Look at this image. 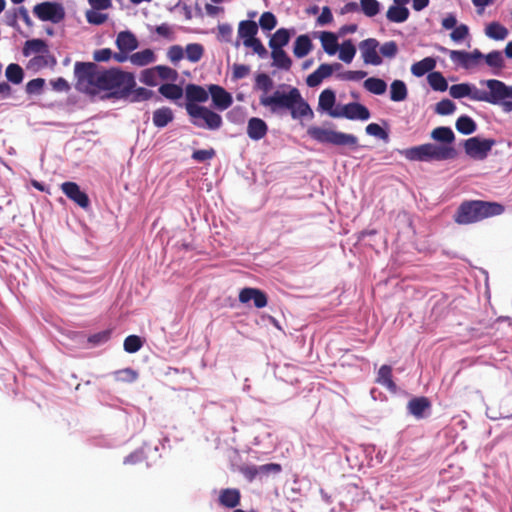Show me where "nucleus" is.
I'll return each mask as SVG.
<instances>
[{
	"label": "nucleus",
	"instance_id": "obj_29",
	"mask_svg": "<svg viewBox=\"0 0 512 512\" xmlns=\"http://www.w3.org/2000/svg\"><path fill=\"white\" fill-rule=\"evenodd\" d=\"M220 503L228 508H235L240 502V492L237 489H224L219 496Z\"/></svg>",
	"mask_w": 512,
	"mask_h": 512
},
{
	"label": "nucleus",
	"instance_id": "obj_10",
	"mask_svg": "<svg viewBox=\"0 0 512 512\" xmlns=\"http://www.w3.org/2000/svg\"><path fill=\"white\" fill-rule=\"evenodd\" d=\"M34 14L42 21L59 23L65 16L63 7L56 2H43L33 8Z\"/></svg>",
	"mask_w": 512,
	"mask_h": 512
},
{
	"label": "nucleus",
	"instance_id": "obj_19",
	"mask_svg": "<svg viewBox=\"0 0 512 512\" xmlns=\"http://www.w3.org/2000/svg\"><path fill=\"white\" fill-rule=\"evenodd\" d=\"M430 407V401L426 397L413 398L407 404L409 413L417 419L426 417Z\"/></svg>",
	"mask_w": 512,
	"mask_h": 512
},
{
	"label": "nucleus",
	"instance_id": "obj_60",
	"mask_svg": "<svg viewBox=\"0 0 512 512\" xmlns=\"http://www.w3.org/2000/svg\"><path fill=\"white\" fill-rule=\"evenodd\" d=\"M367 75V72L359 70V71H345L342 73H339L337 75V78L344 81H359L365 78Z\"/></svg>",
	"mask_w": 512,
	"mask_h": 512
},
{
	"label": "nucleus",
	"instance_id": "obj_59",
	"mask_svg": "<svg viewBox=\"0 0 512 512\" xmlns=\"http://www.w3.org/2000/svg\"><path fill=\"white\" fill-rule=\"evenodd\" d=\"M365 130H366V133L368 135L377 137V138L382 139V140H387L388 139L387 132L380 125H378L376 123L368 124L366 126Z\"/></svg>",
	"mask_w": 512,
	"mask_h": 512
},
{
	"label": "nucleus",
	"instance_id": "obj_20",
	"mask_svg": "<svg viewBox=\"0 0 512 512\" xmlns=\"http://www.w3.org/2000/svg\"><path fill=\"white\" fill-rule=\"evenodd\" d=\"M115 44L120 51L132 52L138 47V40L130 31H122L117 35Z\"/></svg>",
	"mask_w": 512,
	"mask_h": 512
},
{
	"label": "nucleus",
	"instance_id": "obj_11",
	"mask_svg": "<svg viewBox=\"0 0 512 512\" xmlns=\"http://www.w3.org/2000/svg\"><path fill=\"white\" fill-rule=\"evenodd\" d=\"M333 118L366 121L370 118V112L363 104L351 102L345 105H339L338 112L333 113Z\"/></svg>",
	"mask_w": 512,
	"mask_h": 512
},
{
	"label": "nucleus",
	"instance_id": "obj_53",
	"mask_svg": "<svg viewBox=\"0 0 512 512\" xmlns=\"http://www.w3.org/2000/svg\"><path fill=\"white\" fill-rule=\"evenodd\" d=\"M156 72L158 74L159 81L167 80V81H175L178 77V73L176 70L163 65L155 66Z\"/></svg>",
	"mask_w": 512,
	"mask_h": 512
},
{
	"label": "nucleus",
	"instance_id": "obj_24",
	"mask_svg": "<svg viewBox=\"0 0 512 512\" xmlns=\"http://www.w3.org/2000/svg\"><path fill=\"white\" fill-rule=\"evenodd\" d=\"M129 61L135 66L143 67L155 62L156 56L153 50L144 49L131 54L129 57Z\"/></svg>",
	"mask_w": 512,
	"mask_h": 512
},
{
	"label": "nucleus",
	"instance_id": "obj_44",
	"mask_svg": "<svg viewBox=\"0 0 512 512\" xmlns=\"http://www.w3.org/2000/svg\"><path fill=\"white\" fill-rule=\"evenodd\" d=\"M159 92L161 95L171 100H177L181 98L183 95L182 88L172 83L161 85L159 88Z\"/></svg>",
	"mask_w": 512,
	"mask_h": 512
},
{
	"label": "nucleus",
	"instance_id": "obj_49",
	"mask_svg": "<svg viewBox=\"0 0 512 512\" xmlns=\"http://www.w3.org/2000/svg\"><path fill=\"white\" fill-rule=\"evenodd\" d=\"M255 86L257 89L261 90L263 94H268L273 88V80L267 74L260 73L256 76Z\"/></svg>",
	"mask_w": 512,
	"mask_h": 512
},
{
	"label": "nucleus",
	"instance_id": "obj_56",
	"mask_svg": "<svg viewBox=\"0 0 512 512\" xmlns=\"http://www.w3.org/2000/svg\"><path fill=\"white\" fill-rule=\"evenodd\" d=\"M276 24V17L271 12H264L259 19V25L263 30L270 31L275 28Z\"/></svg>",
	"mask_w": 512,
	"mask_h": 512
},
{
	"label": "nucleus",
	"instance_id": "obj_14",
	"mask_svg": "<svg viewBox=\"0 0 512 512\" xmlns=\"http://www.w3.org/2000/svg\"><path fill=\"white\" fill-rule=\"evenodd\" d=\"M341 68L342 65L337 62L332 64H321L313 73L307 77L306 83L309 87H317L325 78L330 77L334 71H338Z\"/></svg>",
	"mask_w": 512,
	"mask_h": 512
},
{
	"label": "nucleus",
	"instance_id": "obj_7",
	"mask_svg": "<svg viewBox=\"0 0 512 512\" xmlns=\"http://www.w3.org/2000/svg\"><path fill=\"white\" fill-rule=\"evenodd\" d=\"M185 108L191 117V122L199 128L217 130L222 125L221 116L207 107L200 106L197 103H186Z\"/></svg>",
	"mask_w": 512,
	"mask_h": 512
},
{
	"label": "nucleus",
	"instance_id": "obj_16",
	"mask_svg": "<svg viewBox=\"0 0 512 512\" xmlns=\"http://www.w3.org/2000/svg\"><path fill=\"white\" fill-rule=\"evenodd\" d=\"M254 302L256 308H263L267 305V297L264 292L257 288H244L239 293L241 303Z\"/></svg>",
	"mask_w": 512,
	"mask_h": 512
},
{
	"label": "nucleus",
	"instance_id": "obj_54",
	"mask_svg": "<svg viewBox=\"0 0 512 512\" xmlns=\"http://www.w3.org/2000/svg\"><path fill=\"white\" fill-rule=\"evenodd\" d=\"M456 110V105L449 99H443L436 104L435 112L439 115H450Z\"/></svg>",
	"mask_w": 512,
	"mask_h": 512
},
{
	"label": "nucleus",
	"instance_id": "obj_26",
	"mask_svg": "<svg viewBox=\"0 0 512 512\" xmlns=\"http://www.w3.org/2000/svg\"><path fill=\"white\" fill-rule=\"evenodd\" d=\"M436 67V60L432 57H426L411 66V73L416 77H422L426 73L433 72Z\"/></svg>",
	"mask_w": 512,
	"mask_h": 512
},
{
	"label": "nucleus",
	"instance_id": "obj_8",
	"mask_svg": "<svg viewBox=\"0 0 512 512\" xmlns=\"http://www.w3.org/2000/svg\"><path fill=\"white\" fill-rule=\"evenodd\" d=\"M439 50L443 53H448L454 64L466 70L477 67L484 57V54L478 49L472 52H466L463 50H449L445 47H439Z\"/></svg>",
	"mask_w": 512,
	"mask_h": 512
},
{
	"label": "nucleus",
	"instance_id": "obj_3",
	"mask_svg": "<svg viewBox=\"0 0 512 512\" xmlns=\"http://www.w3.org/2000/svg\"><path fill=\"white\" fill-rule=\"evenodd\" d=\"M480 84L485 86L486 90H481L472 83H460L450 86L449 94L454 99L467 97L472 101L486 102L493 105L498 79L481 80Z\"/></svg>",
	"mask_w": 512,
	"mask_h": 512
},
{
	"label": "nucleus",
	"instance_id": "obj_27",
	"mask_svg": "<svg viewBox=\"0 0 512 512\" xmlns=\"http://www.w3.org/2000/svg\"><path fill=\"white\" fill-rule=\"evenodd\" d=\"M409 15L410 12L406 7L394 4L391 5L386 12V18L392 23H403L408 19Z\"/></svg>",
	"mask_w": 512,
	"mask_h": 512
},
{
	"label": "nucleus",
	"instance_id": "obj_4",
	"mask_svg": "<svg viewBox=\"0 0 512 512\" xmlns=\"http://www.w3.org/2000/svg\"><path fill=\"white\" fill-rule=\"evenodd\" d=\"M455 153V149L452 146L436 145L432 143L408 148L401 152V154L410 161H442L452 159Z\"/></svg>",
	"mask_w": 512,
	"mask_h": 512
},
{
	"label": "nucleus",
	"instance_id": "obj_18",
	"mask_svg": "<svg viewBox=\"0 0 512 512\" xmlns=\"http://www.w3.org/2000/svg\"><path fill=\"white\" fill-rule=\"evenodd\" d=\"M209 92L212 97L214 105L220 109L225 110L232 104L231 95L218 85H210Z\"/></svg>",
	"mask_w": 512,
	"mask_h": 512
},
{
	"label": "nucleus",
	"instance_id": "obj_25",
	"mask_svg": "<svg viewBox=\"0 0 512 512\" xmlns=\"http://www.w3.org/2000/svg\"><path fill=\"white\" fill-rule=\"evenodd\" d=\"M185 94L187 103L206 102L208 100V92L201 86L189 84L186 86Z\"/></svg>",
	"mask_w": 512,
	"mask_h": 512
},
{
	"label": "nucleus",
	"instance_id": "obj_46",
	"mask_svg": "<svg viewBox=\"0 0 512 512\" xmlns=\"http://www.w3.org/2000/svg\"><path fill=\"white\" fill-rule=\"evenodd\" d=\"M186 58L193 63L200 61L203 56L204 48L201 44L191 43L188 44L185 48Z\"/></svg>",
	"mask_w": 512,
	"mask_h": 512
},
{
	"label": "nucleus",
	"instance_id": "obj_62",
	"mask_svg": "<svg viewBox=\"0 0 512 512\" xmlns=\"http://www.w3.org/2000/svg\"><path fill=\"white\" fill-rule=\"evenodd\" d=\"M239 471L249 482L259 479L258 466L256 465H243L239 468Z\"/></svg>",
	"mask_w": 512,
	"mask_h": 512
},
{
	"label": "nucleus",
	"instance_id": "obj_30",
	"mask_svg": "<svg viewBox=\"0 0 512 512\" xmlns=\"http://www.w3.org/2000/svg\"><path fill=\"white\" fill-rule=\"evenodd\" d=\"M408 96V89L404 81L394 80L390 85V99L393 102H402Z\"/></svg>",
	"mask_w": 512,
	"mask_h": 512
},
{
	"label": "nucleus",
	"instance_id": "obj_13",
	"mask_svg": "<svg viewBox=\"0 0 512 512\" xmlns=\"http://www.w3.org/2000/svg\"><path fill=\"white\" fill-rule=\"evenodd\" d=\"M493 105L499 106L504 113L512 112V85L498 80Z\"/></svg>",
	"mask_w": 512,
	"mask_h": 512
},
{
	"label": "nucleus",
	"instance_id": "obj_61",
	"mask_svg": "<svg viewBox=\"0 0 512 512\" xmlns=\"http://www.w3.org/2000/svg\"><path fill=\"white\" fill-rule=\"evenodd\" d=\"M380 53L386 58H394L398 53V46L395 41H388L381 45Z\"/></svg>",
	"mask_w": 512,
	"mask_h": 512
},
{
	"label": "nucleus",
	"instance_id": "obj_6",
	"mask_svg": "<svg viewBox=\"0 0 512 512\" xmlns=\"http://www.w3.org/2000/svg\"><path fill=\"white\" fill-rule=\"evenodd\" d=\"M281 88H288V92L276 90L273 94H262L259 98L260 104L269 108L271 112H278L282 109L289 110L300 99V92L295 87L281 85Z\"/></svg>",
	"mask_w": 512,
	"mask_h": 512
},
{
	"label": "nucleus",
	"instance_id": "obj_36",
	"mask_svg": "<svg viewBox=\"0 0 512 512\" xmlns=\"http://www.w3.org/2000/svg\"><path fill=\"white\" fill-rule=\"evenodd\" d=\"M364 88L372 94L382 95L387 90V84L383 79L370 77L363 83Z\"/></svg>",
	"mask_w": 512,
	"mask_h": 512
},
{
	"label": "nucleus",
	"instance_id": "obj_57",
	"mask_svg": "<svg viewBox=\"0 0 512 512\" xmlns=\"http://www.w3.org/2000/svg\"><path fill=\"white\" fill-rule=\"evenodd\" d=\"M244 45L246 47L252 48L254 53H256L260 58H265L267 56L266 48L257 38L245 40Z\"/></svg>",
	"mask_w": 512,
	"mask_h": 512
},
{
	"label": "nucleus",
	"instance_id": "obj_1",
	"mask_svg": "<svg viewBox=\"0 0 512 512\" xmlns=\"http://www.w3.org/2000/svg\"><path fill=\"white\" fill-rule=\"evenodd\" d=\"M74 73L77 88L88 93H94L99 89L110 91L116 98H126L136 85L132 73L117 68L99 70L97 65L91 62H76Z\"/></svg>",
	"mask_w": 512,
	"mask_h": 512
},
{
	"label": "nucleus",
	"instance_id": "obj_63",
	"mask_svg": "<svg viewBox=\"0 0 512 512\" xmlns=\"http://www.w3.org/2000/svg\"><path fill=\"white\" fill-rule=\"evenodd\" d=\"M233 34V29L230 24L223 23L218 25L217 38L220 41L230 42Z\"/></svg>",
	"mask_w": 512,
	"mask_h": 512
},
{
	"label": "nucleus",
	"instance_id": "obj_41",
	"mask_svg": "<svg viewBox=\"0 0 512 512\" xmlns=\"http://www.w3.org/2000/svg\"><path fill=\"white\" fill-rule=\"evenodd\" d=\"M455 126L457 131L464 135L474 133L477 128L475 121L471 117L466 115L460 116L457 119Z\"/></svg>",
	"mask_w": 512,
	"mask_h": 512
},
{
	"label": "nucleus",
	"instance_id": "obj_32",
	"mask_svg": "<svg viewBox=\"0 0 512 512\" xmlns=\"http://www.w3.org/2000/svg\"><path fill=\"white\" fill-rule=\"evenodd\" d=\"M271 57L273 59V66L283 70L291 68L292 60L282 48L272 49Z\"/></svg>",
	"mask_w": 512,
	"mask_h": 512
},
{
	"label": "nucleus",
	"instance_id": "obj_47",
	"mask_svg": "<svg viewBox=\"0 0 512 512\" xmlns=\"http://www.w3.org/2000/svg\"><path fill=\"white\" fill-rule=\"evenodd\" d=\"M6 77L10 82L19 84L23 80V70L18 64H9L6 68Z\"/></svg>",
	"mask_w": 512,
	"mask_h": 512
},
{
	"label": "nucleus",
	"instance_id": "obj_12",
	"mask_svg": "<svg viewBox=\"0 0 512 512\" xmlns=\"http://www.w3.org/2000/svg\"><path fill=\"white\" fill-rule=\"evenodd\" d=\"M379 42L375 38H368L360 42L359 49L363 62L367 65L379 66L382 58L378 54Z\"/></svg>",
	"mask_w": 512,
	"mask_h": 512
},
{
	"label": "nucleus",
	"instance_id": "obj_50",
	"mask_svg": "<svg viewBox=\"0 0 512 512\" xmlns=\"http://www.w3.org/2000/svg\"><path fill=\"white\" fill-rule=\"evenodd\" d=\"M114 378L116 381L131 383L138 378V373L131 368H125L115 371Z\"/></svg>",
	"mask_w": 512,
	"mask_h": 512
},
{
	"label": "nucleus",
	"instance_id": "obj_39",
	"mask_svg": "<svg viewBox=\"0 0 512 512\" xmlns=\"http://www.w3.org/2000/svg\"><path fill=\"white\" fill-rule=\"evenodd\" d=\"M291 111V115L294 119L300 118V117H312L313 111L310 108L309 104L303 100L302 96L300 95L299 101H296L294 103V106L289 109Z\"/></svg>",
	"mask_w": 512,
	"mask_h": 512
},
{
	"label": "nucleus",
	"instance_id": "obj_34",
	"mask_svg": "<svg viewBox=\"0 0 512 512\" xmlns=\"http://www.w3.org/2000/svg\"><path fill=\"white\" fill-rule=\"evenodd\" d=\"M290 37L291 33L289 30L285 28H280L273 34V36L269 40V46L271 49L283 48L289 43Z\"/></svg>",
	"mask_w": 512,
	"mask_h": 512
},
{
	"label": "nucleus",
	"instance_id": "obj_23",
	"mask_svg": "<svg viewBox=\"0 0 512 512\" xmlns=\"http://www.w3.org/2000/svg\"><path fill=\"white\" fill-rule=\"evenodd\" d=\"M318 38L321 42L323 50L330 56L335 55L338 51V39L337 36L328 31H322L318 33Z\"/></svg>",
	"mask_w": 512,
	"mask_h": 512
},
{
	"label": "nucleus",
	"instance_id": "obj_38",
	"mask_svg": "<svg viewBox=\"0 0 512 512\" xmlns=\"http://www.w3.org/2000/svg\"><path fill=\"white\" fill-rule=\"evenodd\" d=\"M339 59L344 63H351L356 55V47L351 40H345L339 47Z\"/></svg>",
	"mask_w": 512,
	"mask_h": 512
},
{
	"label": "nucleus",
	"instance_id": "obj_35",
	"mask_svg": "<svg viewBox=\"0 0 512 512\" xmlns=\"http://www.w3.org/2000/svg\"><path fill=\"white\" fill-rule=\"evenodd\" d=\"M258 32V26L254 21L244 20L239 23L238 36L243 42L248 39H254Z\"/></svg>",
	"mask_w": 512,
	"mask_h": 512
},
{
	"label": "nucleus",
	"instance_id": "obj_5",
	"mask_svg": "<svg viewBox=\"0 0 512 512\" xmlns=\"http://www.w3.org/2000/svg\"><path fill=\"white\" fill-rule=\"evenodd\" d=\"M307 133L319 143L345 147L350 150H357L359 148L358 138L353 134L317 126L310 127Z\"/></svg>",
	"mask_w": 512,
	"mask_h": 512
},
{
	"label": "nucleus",
	"instance_id": "obj_52",
	"mask_svg": "<svg viewBox=\"0 0 512 512\" xmlns=\"http://www.w3.org/2000/svg\"><path fill=\"white\" fill-rule=\"evenodd\" d=\"M281 465L277 463H268L258 466L259 480H263L271 474H278L281 472Z\"/></svg>",
	"mask_w": 512,
	"mask_h": 512
},
{
	"label": "nucleus",
	"instance_id": "obj_64",
	"mask_svg": "<svg viewBox=\"0 0 512 512\" xmlns=\"http://www.w3.org/2000/svg\"><path fill=\"white\" fill-rule=\"evenodd\" d=\"M184 53L185 52L181 46L174 45L168 49L167 56L171 62L176 63L184 57Z\"/></svg>",
	"mask_w": 512,
	"mask_h": 512
},
{
	"label": "nucleus",
	"instance_id": "obj_28",
	"mask_svg": "<svg viewBox=\"0 0 512 512\" xmlns=\"http://www.w3.org/2000/svg\"><path fill=\"white\" fill-rule=\"evenodd\" d=\"M312 50V42L307 35H300L294 42L293 53L297 58H303Z\"/></svg>",
	"mask_w": 512,
	"mask_h": 512
},
{
	"label": "nucleus",
	"instance_id": "obj_58",
	"mask_svg": "<svg viewBox=\"0 0 512 512\" xmlns=\"http://www.w3.org/2000/svg\"><path fill=\"white\" fill-rule=\"evenodd\" d=\"M469 35V28L465 24H460L454 28L450 34V38L455 43L463 41Z\"/></svg>",
	"mask_w": 512,
	"mask_h": 512
},
{
	"label": "nucleus",
	"instance_id": "obj_51",
	"mask_svg": "<svg viewBox=\"0 0 512 512\" xmlns=\"http://www.w3.org/2000/svg\"><path fill=\"white\" fill-rule=\"evenodd\" d=\"M143 342L137 335H130L124 340V350L127 353H136L141 349Z\"/></svg>",
	"mask_w": 512,
	"mask_h": 512
},
{
	"label": "nucleus",
	"instance_id": "obj_48",
	"mask_svg": "<svg viewBox=\"0 0 512 512\" xmlns=\"http://www.w3.org/2000/svg\"><path fill=\"white\" fill-rule=\"evenodd\" d=\"M140 81L148 86H157L159 84L156 68H148L141 71Z\"/></svg>",
	"mask_w": 512,
	"mask_h": 512
},
{
	"label": "nucleus",
	"instance_id": "obj_45",
	"mask_svg": "<svg viewBox=\"0 0 512 512\" xmlns=\"http://www.w3.org/2000/svg\"><path fill=\"white\" fill-rule=\"evenodd\" d=\"M381 9V4L378 0H360V10L367 17L376 16Z\"/></svg>",
	"mask_w": 512,
	"mask_h": 512
},
{
	"label": "nucleus",
	"instance_id": "obj_2",
	"mask_svg": "<svg viewBox=\"0 0 512 512\" xmlns=\"http://www.w3.org/2000/svg\"><path fill=\"white\" fill-rule=\"evenodd\" d=\"M504 212V207L495 202L473 201L462 204L455 221L459 224H470L488 217L497 216Z\"/></svg>",
	"mask_w": 512,
	"mask_h": 512
},
{
	"label": "nucleus",
	"instance_id": "obj_21",
	"mask_svg": "<svg viewBox=\"0 0 512 512\" xmlns=\"http://www.w3.org/2000/svg\"><path fill=\"white\" fill-rule=\"evenodd\" d=\"M268 127L264 120L253 117L249 119L247 125V134L252 140H260L267 133Z\"/></svg>",
	"mask_w": 512,
	"mask_h": 512
},
{
	"label": "nucleus",
	"instance_id": "obj_9",
	"mask_svg": "<svg viewBox=\"0 0 512 512\" xmlns=\"http://www.w3.org/2000/svg\"><path fill=\"white\" fill-rule=\"evenodd\" d=\"M494 145L495 141L493 139L471 137L465 140L464 150L470 158L474 160H484Z\"/></svg>",
	"mask_w": 512,
	"mask_h": 512
},
{
	"label": "nucleus",
	"instance_id": "obj_15",
	"mask_svg": "<svg viewBox=\"0 0 512 512\" xmlns=\"http://www.w3.org/2000/svg\"><path fill=\"white\" fill-rule=\"evenodd\" d=\"M62 192L76 204L82 208L89 206V198L87 194L81 191L79 185L75 182H64L61 185Z\"/></svg>",
	"mask_w": 512,
	"mask_h": 512
},
{
	"label": "nucleus",
	"instance_id": "obj_42",
	"mask_svg": "<svg viewBox=\"0 0 512 512\" xmlns=\"http://www.w3.org/2000/svg\"><path fill=\"white\" fill-rule=\"evenodd\" d=\"M428 83L435 91L444 92L448 89V83L440 72H431L427 77Z\"/></svg>",
	"mask_w": 512,
	"mask_h": 512
},
{
	"label": "nucleus",
	"instance_id": "obj_33",
	"mask_svg": "<svg viewBox=\"0 0 512 512\" xmlns=\"http://www.w3.org/2000/svg\"><path fill=\"white\" fill-rule=\"evenodd\" d=\"M173 117V112L170 108H159L153 113V124L158 128H163L173 120Z\"/></svg>",
	"mask_w": 512,
	"mask_h": 512
},
{
	"label": "nucleus",
	"instance_id": "obj_31",
	"mask_svg": "<svg viewBox=\"0 0 512 512\" xmlns=\"http://www.w3.org/2000/svg\"><path fill=\"white\" fill-rule=\"evenodd\" d=\"M485 34L493 40H504L507 38L509 31L499 22H491L486 26Z\"/></svg>",
	"mask_w": 512,
	"mask_h": 512
},
{
	"label": "nucleus",
	"instance_id": "obj_43",
	"mask_svg": "<svg viewBox=\"0 0 512 512\" xmlns=\"http://www.w3.org/2000/svg\"><path fill=\"white\" fill-rule=\"evenodd\" d=\"M47 51L45 42L41 39H32L25 42L23 54L29 56L35 53H42Z\"/></svg>",
	"mask_w": 512,
	"mask_h": 512
},
{
	"label": "nucleus",
	"instance_id": "obj_22",
	"mask_svg": "<svg viewBox=\"0 0 512 512\" xmlns=\"http://www.w3.org/2000/svg\"><path fill=\"white\" fill-rule=\"evenodd\" d=\"M482 60H485V63L492 69L494 75H499L505 68V58L501 51H491L484 55Z\"/></svg>",
	"mask_w": 512,
	"mask_h": 512
},
{
	"label": "nucleus",
	"instance_id": "obj_55",
	"mask_svg": "<svg viewBox=\"0 0 512 512\" xmlns=\"http://www.w3.org/2000/svg\"><path fill=\"white\" fill-rule=\"evenodd\" d=\"M108 19V15L99 12V10L91 9L86 12V20L93 25H101Z\"/></svg>",
	"mask_w": 512,
	"mask_h": 512
},
{
	"label": "nucleus",
	"instance_id": "obj_17",
	"mask_svg": "<svg viewBox=\"0 0 512 512\" xmlns=\"http://www.w3.org/2000/svg\"><path fill=\"white\" fill-rule=\"evenodd\" d=\"M336 103V94L332 89H324L318 100V111L327 113L333 118V113L338 112V106L334 107Z\"/></svg>",
	"mask_w": 512,
	"mask_h": 512
},
{
	"label": "nucleus",
	"instance_id": "obj_40",
	"mask_svg": "<svg viewBox=\"0 0 512 512\" xmlns=\"http://www.w3.org/2000/svg\"><path fill=\"white\" fill-rule=\"evenodd\" d=\"M431 137L438 142L445 144H452L455 139V135L451 128L449 127H437L432 133Z\"/></svg>",
	"mask_w": 512,
	"mask_h": 512
},
{
	"label": "nucleus",
	"instance_id": "obj_37",
	"mask_svg": "<svg viewBox=\"0 0 512 512\" xmlns=\"http://www.w3.org/2000/svg\"><path fill=\"white\" fill-rule=\"evenodd\" d=\"M377 382L388 388L390 391H396V385L392 380V368L388 365L380 367Z\"/></svg>",
	"mask_w": 512,
	"mask_h": 512
}]
</instances>
